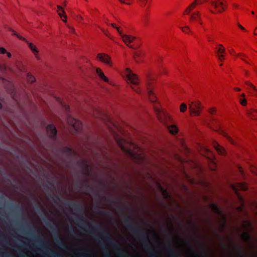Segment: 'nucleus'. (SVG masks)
<instances>
[{"label":"nucleus","instance_id":"30","mask_svg":"<svg viewBox=\"0 0 257 257\" xmlns=\"http://www.w3.org/2000/svg\"><path fill=\"white\" fill-rule=\"evenodd\" d=\"M103 249L104 251V257H111L106 247H105Z\"/></svg>","mask_w":257,"mask_h":257},{"label":"nucleus","instance_id":"12","mask_svg":"<svg viewBox=\"0 0 257 257\" xmlns=\"http://www.w3.org/2000/svg\"><path fill=\"white\" fill-rule=\"evenodd\" d=\"M97 58L102 62L105 63L109 66H112L110 57L105 53H99L97 54Z\"/></svg>","mask_w":257,"mask_h":257},{"label":"nucleus","instance_id":"3","mask_svg":"<svg viewBox=\"0 0 257 257\" xmlns=\"http://www.w3.org/2000/svg\"><path fill=\"white\" fill-rule=\"evenodd\" d=\"M116 142L121 150L125 153L132 160L138 164H142L145 160V157L141 153L136 152L131 149L125 147L123 144L125 141L123 139H116Z\"/></svg>","mask_w":257,"mask_h":257},{"label":"nucleus","instance_id":"63","mask_svg":"<svg viewBox=\"0 0 257 257\" xmlns=\"http://www.w3.org/2000/svg\"><path fill=\"white\" fill-rule=\"evenodd\" d=\"M235 90L236 91H240V88H235Z\"/></svg>","mask_w":257,"mask_h":257},{"label":"nucleus","instance_id":"42","mask_svg":"<svg viewBox=\"0 0 257 257\" xmlns=\"http://www.w3.org/2000/svg\"><path fill=\"white\" fill-rule=\"evenodd\" d=\"M217 57L220 61H222L224 59V55L222 54H218Z\"/></svg>","mask_w":257,"mask_h":257},{"label":"nucleus","instance_id":"37","mask_svg":"<svg viewBox=\"0 0 257 257\" xmlns=\"http://www.w3.org/2000/svg\"><path fill=\"white\" fill-rule=\"evenodd\" d=\"M80 255L81 257H87L88 255L87 251L85 250L81 252Z\"/></svg>","mask_w":257,"mask_h":257},{"label":"nucleus","instance_id":"58","mask_svg":"<svg viewBox=\"0 0 257 257\" xmlns=\"http://www.w3.org/2000/svg\"><path fill=\"white\" fill-rule=\"evenodd\" d=\"M254 114H253V116L252 117V118H253V117H255L256 114L257 115V111H254ZM254 118H255V117H254Z\"/></svg>","mask_w":257,"mask_h":257},{"label":"nucleus","instance_id":"8","mask_svg":"<svg viewBox=\"0 0 257 257\" xmlns=\"http://www.w3.org/2000/svg\"><path fill=\"white\" fill-rule=\"evenodd\" d=\"M10 31H12L13 32V33H12L13 35H16L19 39H20L21 40H23V41H26L28 43L29 47L30 49L32 51V52L34 53V54L38 58L37 55L38 54V50L37 48H36V47L33 44H32L31 43L28 42L26 41V39L25 38H24L23 37H22V36H20V35L18 34L14 30H13L12 29H10Z\"/></svg>","mask_w":257,"mask_h":257},{"label":"nucleus","instance_id":"17","mask_svg":"<svg viewBox=\"0 0 257 257\" xmlns=\"http://www.w3.org/2000/svg\"><path fill=\"white\" fill-rule=\"evenodd\" d=\"M96 73L101 79L104 80L105 82H108V79L104 75L103 72L100 68H97L96 69Z\"/></svg>","mask_w":257,"mask_h":257},{"label":"nucleus","instance_id":"51","mask_svg":"<svg viewBox=\"0 0 257 257\" xmlns=\"http://www.w3.org/2000/svg\"><path fill=\"white\" fill-rule=\"evenodd\" d=\"M33 231V229L31 227H30L29 229V230H28V233L29 234H31V233L32 232V231Z\"/></svg>","mask_w":257,"mask_h":257},{"label":"nucleus","instance_id":"6","mask_svg":"<svg viewBox=\"0 0 257 257\" xmlns=\"http://www.w3.org/2000/svg\"><path fill=\"white\" fill-rule=\"evenodd\" d=\"M67 121L69 124L72 126L77 132L78 133L81 130L82 128V123L80 120L70 116H68Z\"/></svg>","mask_w":257,"mask_h":257},{"label":"nucleus","instance_id":"34","mask_svg":"<svg viewBox=\"0 0 257 257\" xmlns=\"http://www.w3.org/2000/svg\"><path fill=\"white\" fill-rule=\"evenodd\" d=\"M236 248L237 251L238 253L240 256V257H244L243 253L241 251L240 248L237 246H236Z\"/></svg>","mask_w":257,"mask_h":257},{"label":"nucleus","instance_id":"21","mask_svg":"<svg viewBox=\"0 0 257 257\" xmlns=\"http://www.w3.org/2000/svg\"><path fill=\"white\" fill-rule=\"evenodd\" d=\"M215 149L219 154L220 155H224L225 154V150L224 149L222 148L221 146H220L218 144H216V146H215Z\"/></svg>","mask_w":257,"mask_h":257},{"label":"nucleus","instance_id":"9","mask_svg":"<svg viewBox=\"0 0 257 257\" xmlns=\"http://www.w3.org/2000/svg\"><path fill=\"white\" fill-rule=\"evenodd\" d=\"M200 103L198 101L192 102L191 103L189 104L190 112L195 115H199L200 114Z\"/></svg>","mask_w":257,"mask_h":257},{"label":"nucleus","instance_id":"39","mask_svg":"<svg viewBox=\"0 0 257 257\" xmlns=\"http://www.w3.org/2000/svg\"><path fill=\"white\" fill-rule=\"evenodd\" d=\"M87 189L88 190V191L90 192V193H94V189L92 187L89 186H88L87 187Z\"/></svg>","mask_w":257,"mask_h":257},{"label":"nucleus","instance_id":"31","mask_svg":"<svg viewBox=\"0 0 257 257\" xmlns=\"http://www.w3.org/2000/svg\"><path fill=\"white\" fill-rule=\"evenodd\" d=\"M56 241L58 244L61 247H64V245L62 241L60 240V238L58 237V238L56 239Z\"/></svg>","mask_w":257,"mask_h":257},{"label":"nucleus","instance_id":"11","mask_svg":"<svg viewBox=\"0 0 257 257\" xmlns=\"http://www.w3.org/2000/svg\"><path fill=\"white\" fill-rule=\"evenodd\" d=\"M119 35L122 39L123 41L131 48H134L133 46H129L128 44L132 43L135 39V37L128 35L123 34L122 32L119 33Z\"/></svg>","mask_w":257,"mask_h":257},{"label":"nucleus","instance_id":"16","mask_svg":"<svg viewBox=\"0 0 257 257\" xmlns=\"http://www.w3.org/2000/svg\"><path fill=\"white\" fill-rule=\"evenodd\" d=\"M148 95L149 96V98L150 100L153 102L155 103L156 102L157 99L154 92L151 88L148 89Z\"/></svg>","mask_w":257,"mask_h":257},{"label":"nucleus","instance_id":"57","mask_svg":"<svg viewBox=\"0 0 257 257\" xmlns=\"http://www.w3.org/2000/svg\"><path fill=\"white\" fill-rule=\"evenodd\" d=\"M56 199L59 201H60L61 199H60V198L58 196H57L56 197Z\"/></svg>","mask_w":257,"mask_h":257},{"label":"nucleus","instance_id":"35","mask_svg":"<svg viewBox=\"0 0 257 257\" xmlns=\"http://www.w3.org/2000/svg\"><path fill=\"white\" fill-rule=\"evenodd\" d=\"M240 189L242 190H246L247 189V186L244 183H241L240 185Z\"/></svg>","mask_w":257,"mask_h":257},{"label":"nucleus","instance_id":"26","mask_svg":"<svg viewBox=\"0 0 257 257\" xmlns=\"http://www.w3.org/2000/svg\"><path fill=\"white\" fill-rule=\"evenodd\" d=\"M52 220H49L48 221L44 220V222H45V224H46V225L48 227H49L51 230H53L54 226L52 224Z\"/></svg>","mask_w":257,"mask_h":257},{"label":"nucleus","instance_id":"13","mask_svg":"<svg viewBox=\"0 0 257 257\" xmlns=\"http://www.w3.org/2000/svg\"><path fill=\"white\" fill-rule=\"evenodd\" d=\"M155 111L156 113L158 119L161 122H164L166 117L165 113L162 111V110L157 106L155 107Z\"/></svg>","mask_w":257,"mask_h":257},{"label":"nucleus","instance_id":"27","mask_svg":"<svg viewBox=\"0 0 257 257\" xmlns=\"http://www.w3.org/2000/svg\"><path fill=\"white\" fill-rule=\"evenodd\" d=\"M27 80L29 82L33 83L35 81V78L31 74H28L27 75Z\"/></svg>","mask_w":257,"mask_h":257},{"label":"nucleus","instance_id":"52","mask_svg":"<svg viewBox=\"0 0 257 257\" xmlns=\"http://www.w3.org/2000/svg\"><path fill=\"white\" fill-rule=\"evenodd\" d=\"M238 27L242 30H245V29L243 27H242L240 24H238Z\"/></svg>","mask_w":257,"mask_h":257},{"label":"nucleus","instance_id":"47","mask_svg":"<svg viewBox=\"0 0 257 257\" xmlns=\"http://www.w3.org/2000/svg\"><path fill=\"white\" fill-rule=\"evenodd\" d=\"M216 111L215 108H211L209 109V112L211 114H213Z\"/></svg>","mask_w":257,"mask_h":257},{"label":"nucleus","instance_id":"46","mask_svg":"<svg viewBox=\"0 0 257 257\" xmlns=\"http://www.w3.org/2000/svg\"><path fill=\"white\" fill-rule=\"evenodd\" d=\"M63 107H64V108L65 109V110H66V112H68L69 111V106L66 105V104H64L63 105Z\"/></svg>","mask_w":257,"mask_h":257},{"label":"nucleus","instance_id":"25","mask_svg":"<svg viewBox=\"0 0 257 257\" xmlns=\"http://www.w3.org/2000/svg\"><path fill=\"white\" fill-rule=\"evenodd\" d=\"M180 29L185 33L189 34L191 32L190 28L188 27V26H185L184 27H180Z\"/></svg>","mask_w":257,"mask_h":257},{"label":"nucleus","instance_id":"7","mask_svg":"<svg viewBox=\"0 0 257 257\" xmlns=\"http://www.w3.org/2000/svg\"><path fill=\"white\" fill-rule=\"evenodd\" d=\"M64 204L66 207L70 209H73L76 211L81 212L83 211V207L79 203L73 201H68L65 202Z\"/></svg>","mask_w":257,"mask_h":257},{"label":"nucleus","instance_id":"1","mask_svg":"<svg viewBox=\"0 0 257 257\" xmlns=\"http://www.w3.org/2000/svg\"><path fill=\"white\" fill-rule=\"evenodd\" d=\"M75 220L79 227L87 229V231L92 233H93L92 231V229L99 232L100 235L103 237V239L116 249L119 257H132L130 255H124L123 250L120 247L118 244L114 241L109 233L104 230L103 227L98 223H96L93 226L83 216L79 215H75Z\"/></svg>","mask_w":257,"mask_h":257},{"label":"nucleus","instance_id":"38","mask_svg":"<svg viewBox=\"0 0 257 257\" xmlns=\"http://www.w3.org/2000/svg\"><path fill=\"white\" fill-rule=\"evenodd\" d=\"M111 26L113 27L114 28L116 29L117 31V32H118V33L119 34L120 32H121L122 31L120 30V28L119 27H117L116 26L115 24H113V23H112L110 24Z\"/></svg>","mask_w":257,"mask_h":257},{"label":"nucleus","instance_id":"49","mask_svg":"<svg viewBox=\"0 0 257 257\" xmlns=\"http://www.w3.org/2000/svg\"><path fill=\"white\" fill-rule=\"evenodd\" d=\"M76 20L78 22H80L82 20V18L80 16H77Z\"/></svg>","mask_w":257,"mask_h":257},{"label":"nucleus","instance_id":"53","mask_svg":"<svg viewBox=\"0 0 257 257\" xmlns=\"http://www.w3.org/2000/svg\"><path fill=\"white\" fill-rule=\"evenodd\" d=\"M99 235H96L95 236V239L96 240H98V241H99V242L100 243H101V241L100 240H99Z\"/></svg>","mask_w":257,"mask_h":257},{"label":"nucleus","instance_id":"50","mask_svg":"<svg viewBox=\"0 0 257 257\" xmlns=\"http://www.w3.org/2000/svg\"><path fill=\"white\" fill-rule=\"evenodd\" d=\"M65 150L67 152H71L72 151V149L69 147H66L65 148Z\"/></svg>","mask_w":257,"mask_h":257},{"label":"nucleus","instance_id":"61","mask_svg":"<svg viewBox=\"0 0 257 257\" xmlns=\"http://www.w3.org/2000/svg\"><path fill=\"white\" fill-rule=\"evenodd\" d=\"M233 6H234L235 8H238V5H236V4H233Z\"/></svg>","mask_w":257,"mask_h":257},{"label":"nucleus","instance_id":"19","mask_svg":"<svg viewBox=\"0 0 257 257\" xmlns=\"http://www.w3.org/2000/svg\"><path fill=\"white\" fill-rule=\"evenodd\" d=\"M57 8H58V11H61V12H59L58 13V15H59V16L61 18L64 17L65 18L64 20H63V22L66 23L67 22V21H66L67 16H66V15L64 14H65V12H64V10L60 6H58Z\"/></svg>","mask_w":257,"mask_h":257},{"label":"nucleus","instance_id":"2","mask_svg":"<svg viewBox=\"0 0 257 257\" xmlns=\"http://www.w3.org/2000/svg\"><path fill=\"white\" fill-rule=\"evenodd\" d=\"M132 219L131 216L124 217L123 221L126 225L127 228L141 240L143 245L150 254V257H159L157 252L152 250V247L149 242V236L148 233L136 223L134 222H130V221Z\"/></svg>","mask_w":257,"mask_h":257},{"label":"nucleus","instance_id":"45","mask_svg":"<svg viewBox=\"0 0 257 257\" xmlns=\"http://www.w3.org/2000/svg\"><path fill=\"white\" fill-rule=\"evenodd\" d=\"M101 214L107 216L108 215H110V213L109 211H101Z\"/></svg>","mask_w":257,"mask_h":257},{"label":"nucleus","instance_id":"22","mask_svg":"<svg viewBox=\"0 0 257 257\" xmlns=\"http://www.w3.org/2000/svg\"><path fill=\"white\" fill-rule=\"evenodd\" d=\"M242 237L243 239L246 242L249 241L251 239L250 235L247 232L243 233Z\"/></svg>","mask_w":257,"mask_h":257},{"label":"nucleus","instance_id":"20","mask_svg":"<svg viewBox=\"0 0 257 257\" xmlns=\"http://www.w3.org/2000/svg\"><path fill=\"white\" fill-rule=\"evenodd\" d=\"M169 132L172 135H175L178 133V128L174 125H169L168 126Z\"/></svg>","mask_w":257,"mask_h":257},{"label":"nucleus","instance_id":"24","mask_svg":"<svg viewBox=\"0 0 257 257\" xmlns=\"http://www.w3.org/2000/svg\"><path fill=\"white\" fill-rule=\"evenodd\" d=\"M219 48H216V51L218 54H222L225 53V49L222 45H218Z\"/></svg>","mask_w":257,"mask_h":257},{"label":"nucleus","instance_id":"28","mask_svg":"<svg viewBox=\"0 0 257 257\" xmlns=\"http://www.w3.org/2000/svg\"><path fill=\"white\" fill-rule=\"evenodd\" d=\"M246 84L251 88H252L255 92H257V89L250 82L246 81L245 82Z\"/></svg>","mask_w":257,"mask_h":257},{"label":"nucleus","instance_id":"40","mask_svg":"<svg viewBox=\"0 0 257 257\" xmlns=\"http://www.w3.org/2000/svg\"><path fill=\"white\" fill-rule=\"evenodd\" d=\"M143 6H145L148 0H138Z\"/></svg>","mask_w":257,"mask_h":257},{"label":"nucleus","instance_id":"29","mask_svg":"<svg viewBox=\"0 0 257 257\" xmlns=\"http://www.w3.org/2000/svg\"><path fill=\"white\" fill-rule=\"evenodd\" d=\"M187 109V106L184 103H183L181 104L180 105V111L181 112H185Z\"/></svg>","mask_w":257,"mask_h":257},{"label":"nucleus","instance_id":"48","mask_svg":"<svg viewBox=\"0 0 257 257\" xmlns=\"http://www.w3.org/2000/svg\"><path fill=\"white\" fill-rule=\"evenodd\" d=\"M191 9H189V7H188V8L186 9V10H185V14H189V13H190V12H191Z\"/></svg>","mask_w":257,"mask_h":257},{"label":"nucleus","instance_id":"54","mask_svg":"<svg viewBox=\"0 0 257 257\" xmlns=\"http://www.w3.org/2000/svg\"><path fill=\"white\" fill-rule=\"evenodd\" d=\"M121 3H123V4H126L127 5H130L131 3H125L124 0H119Z\"/></svg>","mask_w":257,"mask_h":257},{"label":"nucleus","instance_id":"18","mask_svg":"<svg viewBox=\"0 0 257 257\" xmlns=\"http://www.w3.org/2000/svg\"><path fill=\"white\" fill-rule=\"evenodd\" d=\"M210 208L214 213L218 214H220L221 213V210L216 204L211 203L210 205Z\"/></svg>","mask_w":257,"mask_h":257},{"label":"nucleus","instance_id":"33","mask_svg":"<svg viewBox=\"0 0 257 257\" xmlns=\"http://www.w3.org/2000/svg\"><path fill=\"white\" fill-rule=\"evenodd\" d=\"M52 256L53 257H62L60 255L56 253L54 251L51 250V252L50 253Z\"/></svg>","mask_w":257,"mask_h":257},{"label":"nucleus","instance_id":"43","mask_svg":"<svg viewBox=\"0 0 257 257\" xmlns=\"http://www.w3.org/2000/svg\"><path fill=\"white\" fill-rule=\"evenodd\" d=\"M206 37L207 38L208 41H213V37L210 35H207Z\"/></svg>","mask_w":257,"mask_h":257},{"label":"nucleus","instance_id":"59","mask_svg":"<svg viewBox=\"0 0 257 257\" xmlns=\"http://www.w3.org/2000/svg\"><path fill=\"white\" fill-rule=\"evenodd\" d=\"M256 30H257V27L255 28V30L254 31V34L255 35H257V33L256 32Z\"/></svg>","mask_w":257,"mask_h":257},{"label":"nucleus","instance_id":"4","mask_svg":"<svg viewBox=\"0 0 257 257\" xmlns=\"http://www.w3.org/2000/svg\"><path fill=\"white\" fill-rule=\"evenodd\" d=\"M210 4L216 10V12L210 10V11L211 13H221L222 11L225 10L226 5L221 1V0H215L210 2Z\"/></svg>","mask_w":257,"mask_h":257},{"label":"nucleus","instance_id":"44","mask_svg":"<svg viewBox=\"0 0 257 257\" xmlns=\"http://www.w3.org/2000/svg\"><path fill=\"white\" fill-rule=\"evenodd\" d=\"M240 103L243 106H245L246 104V100L245 99H240Z\"/></svg>","mask_w":257,"mask_h":257},{"label":"nucleus","instance_id":"23","mask_svg":"<svg viewBox=\"0 0 257 257\" xmlns=\"http://www.w3.org/2000/svg\"><path fill=\"white\" fill-rule=\"evenodd\" d=\"M169 255L170 257H177V253L175 250H173L171 248V244L169 245Z\"/></svg>","mask_w":257,"mask_h":257},{"label":"nucleus","instance_id":"15","mask_svg":"<svg viewBox=\"0 0 257 257\" xmlns=\"http://www.w3.org/2000/svg\"><path fill=\"white\" fill-rule=\"evenodd\" d=\"M34 240L39 243L40 246L44 249H48V246L44 243L43 240L39 235L34 236Z\"/></svg>","mask_w":257,"mask_h":257},{"label":"nucleus","instance_id":"55","mask_svg":"<svg viewBox=\"0 0 257 257\" xmlns=\"http://www.w3.org/2000/svg\"><path fill=\"white\" fill-rule=\"evenodd\" d=\"M229 52L231 54L234 55L235 52H234L233 49H231V50H229Z\"/></svg>","mask_w":257,"mask_h":257},{"label":"nucleus","instance_id":"64","mask_svg":"<svg viewBox=\"0 0 257 257\" xmlns=\"http://www.w3.org/2000/svg\"><path fill=\"white\" fill-rule=\"evenodd\" d=\"M71 231L72 232V233H73L74 234H76V232L74 231V230L73 229L71 230Z\"/></svg>","mask_w":257,"mask_h":257},{"label":"nucleus","instance_id":"56","mask_svg":"<svg viewBox=\"0 0 257 257\" xmlns=\"http://www.w3.org/2000/svg\"><path fill=\"white\" fill-rule=\"evenodd\" d=\"M7 53V56H8V57L9 58H11L12 57V55H11V54L10 52H7V53Z\"/></svg>","mask_w":257,"mask_h":257},{"label":"nucleus","instance_id":"5","mask_svg":"<svg viewBox=\"0 0 257 257\" xmlns=\"http://www.w3.org/2000/svg\"><path fill=\"white\" fill-rule=\"evenodd\" d=\"M126 73L127 80L129 82H130L135 86L134 87L132 86L133 89L137 93H139V91L136 88V86L139 83V79L138 78L136 74H134L132 72V71L129 69H126Z\"/></svg>","mask_w":257,"mask_h":257},{"label":"nucleus","instance_id":"36","mask_svg":"<svg viewBox=\"0 0 257 257\" xmlns=\"http://www.w3.org/2000/svg\"><path fill=\"white\" fill-rule=\"evenodd\" d=\"M9 205L11 207H12L14 209H15L20 208V207L18 205L14 204V203H10Z\"/></svg>","mask_w":257,"mask_h":257},{"label":"nucleus","instance_id":"60","mask_svg":"<svg viewBox=\"0 0 257 257\" xmlns=\"http://www.w3.org/2000/svg\"><path fill=\"white\" fill-rule=\"evenodd\" d=\"M164 192L166 193V197H168L169 195H168L167 192L166 190H165Z\"/></svg>","mask_w":257,"mask_h":257},{"label":"nucleus","instance_id":"10","mask_svg":"<svg viewBox=\"0 0 257 257\" xmlns=\"http://www.w3.org/2000/svg\"><path fill=\"white\" fill-rule=\"evenodd\" d=\"M46 131L49 136L52 139L55 140L57 134V131L54 125L52 124L48 125L46 127Z\"/></svg>","mask_w":257,"mask_h":257},{"label":"nucleus","instance_id":"62","mask_svg":"<svg viewBox=\"0 0 257 257\" xmlns=\"http://www.w3.org/2000/svg\"><path fill=\"white\" fill-rule=\"evenodd\" d=\"M237 56H244V55L243 54H239Z\"/></svg>","mask_w":257,"mask_h":257},{"label":"nucleus","instance_id":"14","mask_svg":"<svg viewBox=\"0 0 257 257\" xmlns=\"http://www.w3.org/2000/svg\"><path fill=\"white\" fill-rule=\"evenodd\" d=\"M190 20L192 22L198 21L201 25L202 24L201 21V15L198 12L192 13L190 17Z\"/></svg>","mask_w":257,"mask_h":257},{"label":"nucleus","instance_id":"41","mask_svg":"<svg viewBox=\"0 0 257 257\" xmlns=\"http://www.w3.org/2000/svg\"><path fill=\"white\" fill-rule=\"evenodd\" d=\"M6 53H7V51L4 48H3V47L0 48V53L1 54H5Z\"/></svg>","mask_w":257,"mask_h":257},{"label":"nucleus","instance_id":"32","mask_svg":"<svg viewBox=\"0 0 257 257\" xmlns=\"http://www.w3.org/2000/svg\"><path fill=\"white\" fill-rule=\"evenodd\" d=\"M221 134L222 135H224V136H226V137H227V139L229 140V141L230 143H231L233 144V141L232 140V139H231L229 137L227 136L226 135L225 133L223 131L221 130Z\"/></svg>","mask_w":257,"mask_h":257}]
</instances>
